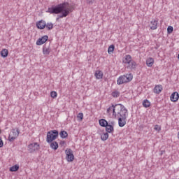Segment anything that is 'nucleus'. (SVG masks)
I'll return each mask as SVG.
<instances>
[{
  "label": "nucleus",
  "mask_w": 179,
  "mask_h": 179,
  "mask_svg": "<svg viewBox=\"0 0 179 179\" xmlns=\"http://www.w3.org/2000/svg\"><path fill=\"white\" fill-rule=\"evenodd\" d=\"M67 6L69 7V3L63 2L49 7L47 12L51 15H59L61 13L59 17H66L71 12L73 11V8H66Z\"/></svg>",
  "instance_id": "f257e3e1"
},
{
  "label": "nucleus",
  "mask_w": 179,
  "mask_h": 179,
  "mask_svg": "<svg viewBox=\"0 0 179 179\" xmlns=\"http://www.w3.org/2000/svg\"><path fill=\"white\" fill-rule=\"evenodd\" d=\"M113 115L117 118H125L128 115V109L121 103L115 104L113 108Z\"/></svg>",
  "instance_id": "f03ea898"
},
{
  "label": "nucleus",
  "mask_w": 179,
  "mask_h": 179,
  "mask_svg": "<svg viewBox=\"0 0 179 179\" xmlns=\"http://www.w3.org/2000/svg\"><path fill=\"white\" fill-rule=\"evenodd\" d=\"M59 135V131L58 130H50L48 131L46 136V142L48 143H51V142H54L57 138H58Z\"/></svg>",
  "instance_id": "7ed1b4c3"
},
{
  "label": "nucleus",
  "mask_w": 179,
  "mask_h": 179,
  "mask_svg": "<svg viewBox=\"0 0 179 179\" xmlns=\"http://www.w3.org/2000/svg\"><path fill=\"white\" fill-rule=\"evenodd\" d=\"M19 134H20L19 128L12 129L11 133L8 136L9 142H14L15 139L19 136Z\"/></svg>",
  "instance_id": "20e7f679"
},
{
  "label": "nucleus",
  "mask_w": 179,
  "mask_h": 179,
  "mask_svg": "<svg viewBox=\"0 0 179 179\" xmlns=\"http://www.w3.org/2000/svg\"><path fill=\"white\" fill-rule=\"evenodd\" d=\"M66 153V160L69 162L71 163L75 160V155H73V151L72 149L69 148L65 150Z\"/></svg>",
  "instance_id": "39448f33"
},
{
  "label": "nucleus",
  "mask_w": 179,
  "mask_h": 179,
  "mask_svg": "<svg viewBox=\"0 0 179 179\" xmlns=\"http://www.w3.org/2000/svg\"><path fill=\"white\" fill-rule=\"evenodd\" d=\"M40 149V145L37 143H33L28 145V150L29 153H34L36 150H38Z\"/></svg>",
  "instance_id": "423d86ee"
},
{
  "label": "nucleus",
  "mask_w": 179,
  "mask_h": 179,
  "mask_svg": "<svg viewBox=\"0 0 179 179\" xmlns=\"http://www.w3.org/2000/svg\"><path fill=\"white\" fill-rule=\"evenodd\" d=\"M47 41H48V36L45 35L37 40L36 45H43V44L45 43Z\"/></svg>",
  "instance_id": "0eeeda50"
},
{
  "label": "nucleus",
  "mask_w": 179,
  "mask_h": 179,
  "mask_svg": "<svg viewBox=\"0 0 179 179\" xmlns=\"http://www.w3.org/2000/svg\"><path fill=\"white\" fill-rule=\"evenodd\" d=\"M111 124H107L106 126H105V128H106V132H108V134H113V132H114V126H113V124H114V122H111L110 123Z\"/></svg>",
  "instance_id": "6e6552de"
},
{
  "label": "nucleus",
  "mask_w": 179,
  "mask_h": 179,
  "mask_svg": "<svg viewBox=\"0 0 179 179\" xmlns=\"http://www.w3.org/2000/svg\"><path fill=\"white\" fill-rule=\"evenodd\" d=\"M118 125L120 128L125 127L127 124V117H117Z\"/></svg>",
  "instance_id": "1a4fd4ad"
},
{
  "label": "nucleus",
  "mask_w": 179,
  "mask_h": 179,
  "mask_svg": "<svg viewBox=\"0 0 179 179\" xmlns=\"http://www.w3.org/2000/svg\"><path fill=\"white\" fill-rule=\"evenodd\" d=\"M45 26H46V22L43 20L36 22V27H38L40 30H43L45 29Z\"/></svg>",
  "instance_id": "9d476101"
},
{
  "label": "nucleus",
  "mask_w": 179,
  "mask_h": 179,
  "mask_svg": "<svg viewBox=\"0 0 179 179\" xmlns=\"http://www.w3.org/2000/svg\"><path fill=\"white\" fill-rule=\"evenodd\" d=\"M134 60L132 59V56L130 55H127L124 56V59H123V64H127L129 65Z\"/></svg>",
  "instance_id": "9b49d317"
},
{
  "label": "nucleus",
  "mask_w": 179,
  "mask_h": 179,
  "mask_svg": "<svg viewBox=\"0 0 179 179\" xmlns=\"http://www.w3.org/2000/svg\"><path fill=\"white\" fill-rule=\"evenodd\" d=\"M51 52V49H50V45H47V44L44 45L43 47V54L44 55H50Z\"/></svg>",
  "instance_id": "f8f14e48"
},
{
  "label": "nucleus",
  "mask_w": 179,
  "mask_h": 179,
  "mask_svg": "<svg viewBox=\"0 0 179 179\" xmlns=\"http://www.w3.org/2000/svg\"><path fill=\"white\" fill-rule=\"evenodd\" d=\"M179 99V94L177 92H173L171 95V101L173 103H176V101H178Z\"/></svg>",
  "instance_id": "ddd939ff"
},
{
  "label": "nucleus",
  "mask_w": 179,
  "mask_h": 179,
  "mask_svg": "<svg viewBox=\"0 0 179 179\" xmlns=\"http://www.w3.org/2000/svg\"><path fill=\"white\" fill-rule=\"evenodd\" d=\"M162 90H163V86H162V85H155V87L153 89V92L156 94H160V93H162Z\"/></svg>",
  "instance_id": "4468645a"
},
{
  "label": "nucleus",
  "mask_w": 179,
  "mask_h": 179,
  "mask_svg": "<svg viewBox=\"0 0 179 179\" xmlns=\"http://www.w3.org/2000/svg\"><path fill=\"white\" fill-rule=\"evenodd\" d=\"M136 66H138V64H136V62L133 60L129 65L127 66L128 69H131V71H136Z\"/></svg>",
  "instance_id": "2eb2a0df"
},
{
  "label": "nucleus",
  "mask_w": 179,
  "mask_h": 179,
  "mask_svg": "<svg viewBox=\"0 0 179 179\" xmlns=\"http://www.w3.org/2000/svg\"><path fill=\"white\" fill-rule=\"evenodd\" d=\"M123 78H124V81L126 82V83H128V82H131V80H132V79L134 78V76L132 75V73H129L124 75Z\"/></svg>",
  "instance_id": "dca6fc26"
},
{
  "label": "nucleus",
  "mask_w": 179,
  "mask_h": 179,
  "mask_svg": "<svg viewBox=\"0 0 179 179\" xmlns=\"http://www.w3.org/2000/svg\"><path fill=\"white\" fill-rule=\"evenodd\" d=\"M153 64H155V59L153 58L149 57L148 59H147L146 60L147 66H148L149 68H152V66H153Z\"/></svg>",
  "instance_id": "f3484780"
},
{
  "label": "nucleus",
  "mask_w": 179,
  "mask_h": 179,
  "mask_svg": "<svg viewBox=\"0 0 179 179\" xmlns=\"http://www.w3.org/2000/svg\"><path fill=\"white\" fill-rule=\"evenodd\" d=\"M103 71L100 70H97L94 73V76L96 79H103Z\"/></svg>",
  "instance_id": "a211bd4d"
},
{
  "label": "nucleus",
  "mask_w": 179,
  "mask_h": 179,
  "mask_svg": "<svg viewBox=\"0 0 179 179\" xmlns=\"http://www.w3.org/2000/svg\"><path fill=\"white\" fill-rule=\"evenodd\" d=\"M99 125L101 127H103V128H106V127H107V124H108V122L105 119H100L99 120Z\"/></svg>",
  "instance_id": "6ab92c4d"
},
{
  "label": "nucleus",
  "mask_w": 179,
  "mask_h": 179,
  "mask_svg": "<svg viewBox=\"0 0 179 179\" xmlns=\"http://www.w3.org/2000/svg\"><path fill=\"white\" fill-rule=\"evenodd\" d=\"M117 85H124V83H127L124 76H121L117 78Z\"/></svg>",
  "instance_id": "aec40b11"
},
{
  "label": "nucleus",
  "mask_w": 179,
  "mask_h": 179,
  "mask_svg": "<svg viewBox=\"0 0 179 179\" xmlns=\"http://www.w3.org/2000/svg\"><path fill=\"white\" fill-rule=\"evenodd\" d=\"M50 143V148L51 149H53V150H57L58 149V143L57 141H52Z\"/></svg>",
  "instance_id": "412c9836"
},
{
  "label": "nucleus",
  "mask_w": 179,
  "mask_h": 179,
  "mask_svg": "<svg viewBox=\"0 0 179 179\" xmlns=\"http://www.w3.org/2000/svg\"><path fill=\"white\" fill-rule=\"evenodd\" d=\"M59 136L62 139H65V138H68V132H66V131H65V130H62L59 132Z\"/></svg>",
  "instance_id": "4be33fe9"
},
{
  "label": "nucleus",
  "mask_w": 179,
  "mask_h": 179,
  "mask_svg": "<svg viewBox=\"0 0 179 179\" xmlns=\"http://www.w3.org/2000/svg\"><path fill=\"white\" fill-rule=\"evenodd\" d=\"M0 54L3 58H6L8 57V55L9 54V52L8 51V49H3Z\"/></svg>",
  "instance_id": "5701e85b"
},
{
  "label": "nucleus",
  "mask_w": 179,
  "mask_h": 179,
  "mask_svg": "<svg viewBox=\"0 0 179 179\" xmlns=\"http://www.w3.org/2000/svg\"><path fill=\"white\" fill-rule=\"evenodd\" d=\"M152 26L150 27L151 30H156L157 29V20L151 21Z\"/></svg>",
  "instance_id": "b1692460"
},
{
  "label": "nucleus",
  "mask_w": 179,
  "mask_h": 179,
  "mask_svg": "<svg viewBox=\"0 0 179 179\" xmlns=\"http://www.w3.org/2000/svg\"><path fill=\"white\" fill-rule=\"evenodd\" d=\"M101 141H107L108 139V132H103L101 134Z\"/></svg>",
  "instance_id": "393cba45"
},
{
  "label": "nucleus",
  "mask_w": 179,
  "mask_h": 179,
  "mask_svg": "<svg viewBox=\"0 0 179 179\" xmlns=\"http://www.w3.org/2000/svg\"><path fill=\"white\" fill-rule=\"evenodd\" d=\"M143 106L145 107V108H148V107H150V101L148 99H145L143 101Z\"/></svg>",
  "instance_id": "a878e982"
},
{
  "label": "nucleus",
  "mask_w": 179,
  "mask_h": 179,
  "mask_svg": "<svg viewBox=\"0 0 179 179\" xmlns=\"http://www.w3.org/2000/svg\"><path fill=\"white\" fill-rule=\"evenodd\" d=\"M115 107V105H114L113 103L111 104V106L109 107L107 110L106 113L108 114H110V113H111V111H113V115H114V108Z\"/></svg>",
  "instance_id": "bb28decb"
},
{
  "label": "nucleus",
  "mask_w": 179,
  "mask_h": 179,
  "mask_svg": "<svg viewBox=\"0 0 179 179\" xmlns=\"http://www.w3.org/2000/svg\"><path fill=\"white\" fill-rule=\"evenodd\" d=\"M10 171L11 172H16L19 170V165L15 164L10 168Z\"/></svg>",
  "instance_id": "cd10ccee"
},
{
  "label": "nucleus",
  "mask_w": 179,
  "mask_h": 179,
  "mask_svg": "<svg viewBox=\"0 0 179 179\" xmlns=\"http://www.w3.org/2000/svg\"><path fill=\"white\" fill-rule=\"evenodd\" d=\"M45 27L47 30H52V29H54V24H52V22H48L46 23Z\"/></svg>",
  "instance_id": "c85d7f7f"
},
{
  "label": "nucleus",
  "mask_w": 179,
  "mask_h": 179,
  "mask_svg": "<svg viewBox=\"0 0 179 179\" xmlns=\"http://www.w3.org/2000/svg\"><path fill=\"white\" fill-rule=\"evenodd\" d=\"M115 49V46L114 45H110L108 48V52L110 54V52H114V50Z\"/></svg>",
  "instance_id": "c756f323"
},
{
  "label": "nucleus",
  "mask_w": 179,
  "mask_h": 179,
  "mask_svg": "<svg viewBox=\"0 0 179 179\" xmlns=\"http://www.w3.org/2000/svg\"><path fill=\"white\" fill-rule=\"evenodd\" d=\"M120 92L117 90H115L111 94L112 96L115 98L120 97Z\"/></svg>",
  "instance_id": "7c9ffc66"
},
{
  "label": "nucleus",
  "mask_w": 179,
  "mask_h": 179,
  "mask_svg": "<svg viewBox=\"0 0 179 179\" xmlns=\"http://www.w3.org/2000/svg\"><path fill=\"white\" fill-rule=\"evenodd\" d=\"M58 96V94L57 93V92L55 91H52L50 92V96L52 97V99H56V97Z\"/></svg>",
  "instance_id": "2f4dec72"
},
{
  "label": "nucleus",
  "mask_w": 179,
  "mask_h": 179,
  "mask_svg": "<svg viewBox=\"0 0 179 179\" xmlns=\"http://www.w3.org/2000/svg\"><path fill=\"white\" fill-rule=\"evenodd\" d=\"M173 30H174V28L173 27L169 26L167 28V34H171V33H173Z\"/></svg>",
  "instance_id": "473e14b6"
},
{
  "label": "nucleus",
  "mask_w": 179,
  "mask_h": 179,
  "mask_svg": "<svg viewBox=\"0 0 179 179\" xmlns=\"http://www.w3.org/2000/svg\"><path fill=\"white\" fill-rule=\"evenodd\" d=\"M77 118H78L80 121H82V120H83V113H78L77 115Z\"/></svg>",
  "instance_id": "72a5a7b5"
},
{
  "label": "nucleus",
  "mask_w": 179,
  "mask_h": 179,
  "mask_svg": "<svg viewBox=\"0 0 179 179\" xmlns=\"http://www.w3.org/2000/svg\"><path fill=\"white\" fill-rule=\"evenodd\" d=\"M154 129H155V131H158V132H160V131H162V127H160V126H159L158 124H156V125L155 126Z\"/></svg>",
  "instance_id": "f704fd0d"
},
{
  "label": "nucleus",
  "mask_w": 179,
  "mask_h": 179,
  "mask_svg": "<svg viewBox=\"0 0 179 179\" xmlns=\"http://www.w3.org/2000/svg\"><path fill=\"white\" fill-rule=\"evenodd\" d=\"M87 3H88V5H92V3H94V0H87Z\"/></svg>",
  "instance_id": "c9c22d12"
},
{
  "label": "nucleus",
  "mask_w": 179,
  "mask_h": 179,
  "mask_svg": "<svg viewBox=\"0 0 179 179\" xmlns=\"http://www.w3.org/2000/svg\"><path fill=\"white\" fill-rule=\"evenodd\" d=\"M3 147V141H2V138L0 137V148Z\"/></svg>",
  "instance_id": "e433bc0d"
},
{
  "label": "nucleus",
  "mask_w": 179,
  "mask_h": 179,
  "mask_svg": "<svg viewBox=\"0 0 179 179\" xmlns=\"http://www.w3.org/2000/svg\"><path fill=\"white\" fill-rule=\"evenodd\" d=\"M60 145L62 146V145H65V141H60Z\"/></svg>",
  "instance_id": "4c0bfd02"
},
{
  "label": "nucleus",
  "mask_w": 179,
  "mask_h": 179,
  "mask_svg": "<svg viewBox=\"0 0 179 179\" xmlns=\"http://www.w3.org/2000/svg\"><path fill=\"white\" fill-rule=\"evenodd\" d=\"M58 17L56 19L57 22H58V20H59V19H62L63 17H59V15H57Z\"/></svg>",
  "instance_id": "58836bf2"
},
{
  "label": "nucleus",
  "mask_w": 179,
  "mask_h": 179,
  "mask_svg": "<svg viewBox=\"0 0 179 179\" xmlns=\"http://www.w3.org/2000/svg\"><path fill=\"white\" fill-rule=\"evenodd\" d=\"M164 152H165L164 150H162L161 151V155H163L164 153Z\"/></svg>",
  "instance_id": "ea45409f"
},
{
  "label": "nucleus",
  "mask_w": 179,
  "mask_h": 179,
  "mask_svg": "<svg viewBox=\"0 0 179 179\" xmlns=\"http://www.w3.org/2000/svg\"><path fill=\"white\" fill-rule=\"evenodd\" d=\"M178 139H179V131H178Z\"/></svg>",
  "instance_id": "a19ab883"
},
{
  "label": "nucleus",
  "mask_w": 179,
  "mask_h": 179,
  "mask_svg": "<svg viewBox=\"0 0 179 179\" xmlns=\"http://www.w3.org/2000/svg\"><path fill=\"white\" fill-rule=\"evenodd\" d=\"M156 50H157V46H155Z\"/></svg>",
  "instance_id": "79ce46f5"
},
{
  "label": "nucleus",
  "mask_w": 179,
  "mask_h": 179,
  "mask_svg": "<svg viewBox=\"0 0 179 179\" xmlns=\"http://www.w3.org/2000/svg\"><path fill=\"white\" fill-rule=\"evenodd\" d=\"M156 50H157V46H155Z\"/></svg>",
  "instance_id": "37998d69"
},
{
  "label": "nucleus",
  "mask_w": 179,
  "mask_h": 179,
  "mask_svg": "<svg viewBox=\"0 0 179 179\" xmlns=\"http://www.w3.org/2000/svg\"><path fill=\"white\" fill-rule=\"evenodd\" d=\"M0 134H1V129H0Z\"/></svg>",
  "instance_id": "c03bdc74"
}]
</instances>
